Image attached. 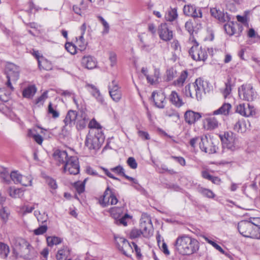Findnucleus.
Segmentation results:
<instances>
[{
	"label": "nucleus",
	"mask_w": 260,
	"mask_h": 260,
	"mask_svg": "<svg viewBox=\"0 0 260 260\" xmlns=\"http://www.w3.org/2000/svg\"><path fill=\"white\" fill-rule=\"evenodd\" d=\"M199 192L202 193L204 196L209 198H213L214 197L213 192L208 189L201 187L199 189Z\"/></svg>",
	"instance_id": "obj_48"
},
{
	"label": "nucleus",
	"mask_w": 260,
	"mask_h": 260,
	"mask_svg": "<svg viewBox=\"0 0 260 260\" xmlns=\"http://www.w3.org/2000/svg\"><path fill=\"white\" fill-rule=\"evenodd\" d=\"M185 29L188 31L190 35H192L194 31L193 23L191 21H188L185 24Z\"/></svg>",
	"instance_id": "obj_61"
},
{
	"label": "nucleus",
	"mask_w": 260,
	"mask_h": 260,
	"mask_svg": "<svg viewBox=\"0 0 260 260\" xmlns=\"http://www.w3.org/2000/svg\"><path fill=\"white\" fill-rule=\"evenodd\" d=\"M104 141V136L100 129H91L86 136L85 144L90 150H99Z\"/></svg>",
	"instance_id": "obj_3"
},
{
	"label": "nucleus",
	"mask_w": 260,
	"mask_h": 260,
	"mask_svg": "<svg viewBox=\"0 0 260 260\" xmlns=\"http://www.w3.org/2000/svg\"><path fill=\"white\" fill-rule=\"evenodd\" d=\"M37 88L34 85H29L23 89L22 95L26 98H31L36 93Z\"/></svg>",
	"instance_id": "obj_33"
},
{
	"label": "nucleus",
	"mask_w": 260,
	"mask_h": 260,
	"mask_svg": "<svg viewBox=\"0 0 260 260\" xmlns=\"http://www.w3.org/2000/svg\"><path fill=\"white\" fill-rule=\"evenodd\" d=\"M28 135L30 137H32L35 142L38 144H42L43 141V138L41 135L38 134L34 133L31 130L29 131Z\"/></svg>",
	"instance_id": "obj_47"
},
{
	"label": "nucleus",
	"mask_w": 260,
	"mask_h": 260,
	"mask_svg": "<svg viewBox=\"0 0 260 260\" xmlns=\"http://www.w3.org/2000/svg\"><path fill=\"white\" fill-rule=\"evenodd\" d=\"M85 181L86 180H84L83 182H77L75 183L74 186L78 193L80 194L84 191Z\"/></svg>",
	"instance_id": "obj_50"
},
{
	"label": "nucleus",
	"mask_w": 260,
	"mask_h": 260,
	"mask_svg": "<svg viewBox=\"0 0 260 260\" xmlns=\"http://www.w3.org/2000/svg\"><path fill=\"white\" fill-rule=\"evenodd\" d=\"M221 140L226 145L228 149L234 150L235 148V139L233 137V134L231 132H226L224 134L223 136L221 137Z\"/></svg>",
	"instance_id": "obj_20"
},
{
	"label": "nucleus",
	"mask_w": 260,
	"mask_h": 260,
	"mask_svg": "<svg viewBox=\"0 0 260 260\" xmlns=\"http://www.w3.org/2000/svg\"><path fill=\"white\" fill-rule=\"evenodd\" d=\"M195 7L196 6L191 5L184 6L183 8L184 14L186 16H191L193 14L192 13Z\"/></svg>",
	"instance_id": "obj_51"
},
{
	"label": "nucleus",
	"mask_w": 260,
	"mask_h": 260,
	"mask_svg": "<svg viewBox=\"0 0 260 260\" xmlns=\"http://www.w3.org/2000/svg\"><path fill=\"white\" fill-rule=\"evenodd\" d=\"M47 230V225H43L39 226L34 231V233L36 235H40L45 233Z\"/></svg>",
	"instance_id": "obj_58"
},
{
	"label": "nucleus",
	"mask_w": 260,
	"mask_h": 260,
	"mask_svg": "<svg viewBox=\"0 0 260 260\" xmlns=\"http://www.w3.org/2000/svg\"><path fill=\"white\" fill-rule=\"evenodd\" d=\"M234 129L241 133H245L246 131L247 127L245 121L243 118L238 119L234 125Z\"/></svg>",
	"instance_id": "obj_31"
},
{
	"label": "nucleus",
	"mask_w": 260,
	"mask_h": 260,
	"mask_svg": "<svg viewBox=\"0 0 260 260\" xmlns=\"http://www.w3.org/2000/svg\"><path fill=\"white\" fill-rule=\"evenodd\" d=\"M32 178L31 176H22L21 179L20 180V182L18 184H21V185L25 186H28L32 185Z\"/></svg>",
	"instance_id": "obj_41"
},
{
	"label": "nucleus",
	"mask_w": 260,
	"mask_h": 260,
	"mask_svg": "<svg viewBox=\"0 0 260 260\" xmlns=\"http://www.w3.org/2000/svg\"><path fill=\"white\" fill-rule=\"evenodd\" d=\"M199 147L202 151L209 154L216 153L217 149L213 139L211 138H208L207 136L201 138Z\"/></svg>",
	"instance_id": "obj_8"
},
{
	"label": "nucleus",
	"mask_w": 260,
	"mask_h": 260,
	"mask_svg": "<svg viewBox=\"0 0 260 260\" xmlns=\"http://www.w3.org/2000/svg\"><path fill=\"white\" fill-rule=\"evenodd\" d=\"M86 86L89 92L96 99L97 102L101 104H103L104 103V99L101 93L100 90L92 84H87Z\"/></svg>",
	"instance_id": "obj_22"
},
{
	"label": "nucleus",
	"mask_w": 260,
	"mask_h": 260,
	"mask_svg": "<svg viewBox=\"0 0 260 260\" xmlns=\"http://www.w3.org/2000/svg\"><path fill=\"white\" fill-rule=\"evenodd\" d=\"M193 14L190 17L196 18H201L202 17V12L200 8H197L196 7L193 10Z\"/></svg>",
	"instance_id": "obj_62"
},
{
	"label": "nucleus",
	"mask_w": 260,
	"mask_h": 260,
	"mask_svg": "<svg viewBox=\"0 0 260 260\" xmlns=\"http://www.w3.org/2000/svg\"><path fill=\"white\" fill-rule=\"evenodd\" d=\"M48 91H44L42 94L38 97L36 100L35 102L36 104H39L40 103H41L43 104L45 100L48 98Z\"/></svg>",
	"instance_id": "obj_59"
},
{
	"label": "nucleus",
	"mask_w": 260,
	"mask_h": 260,
	"mask_svg": "<svg viewBox=\"0 0 260 260\" xmlns=\"http://www.w3.org/2000/svg\"><path fill=\"white\" fill-rule=\"evenodd\" d=\"M210 13L211 15L217 19L219 22H227L224 25V28L226 34L229 36H231L237 34L236 26L238 27L240 32L242 31V26L238 25L236 22L234 23L233 21L234 17L227 12L224 13L220 10L213 8L211 9Z\"/></svg>",
	"instance_id": "obj_2"
},
{
	"label": "nucleus",
	"mask_w": 260,
	"mask_h": 260,
	"mask_svg": "<svg viewBox=\"0 0 260 260\" xmlns=\"http://www.w3.org/2000/svg\"><path fill=\"white\" fill-rule=\"evenodd\" d=\"M205 82L201 78L196 79L194 83L188 84L183 90V93L187 97L196 98L198 101L202 99V93L204 91Z\"/></svg>",
	"instance_id": "obj_4"
},
{
	"label": "nucleus",
	"mask_w": 260,
	"mask_h": 260,
	"mask_svg": "<svg viewBox=\"0 0 260 260\" xmlns=\"http://www.w3.org/2000/svg\"><path fill=\"white\" fill-rule=\"evenodd\" d=\"M56 107V105L53 106L51 102L48 105V112L52 115L53 118H56L59 116V113L57 111Z\"/></svg>",
	"instance_id": "obj_40"
},
{
	"label": "nucleus",
	"mask_w": 260,
	"mask_h": 260,
	"mask_svg": "<svg viewBox=\"0 0 260 260\" xmlns=\"http://www.w3.org/2000/svg\"><path fill=\"white\" fill-rule=\"evenodd\" d=\"M178 17L177 8H170L167 12L165 15V19L168 21H173Z\"/></svg>",
	"instance_id": "obj_32"
},
{
	"label": "nucleus",
	"mask_w": 260,
	"mask_h": 260,
	"mask_svg": "<svg viewBox=\"0 0 260 260\" xmlns=\"http://www.w3.org/2000/svg\"><path fill=\"white\" fill-rule=\"evenodd\" d=\"M236 112L245 117L253 116L255 114V110L253 106L250 104L246 105L245 104H240L237 106Z\"/></svg>",
	"instance_id": "obj_13"
},
{
	"label": "nucleus",
	"mask_w": 260,
	"mask_h": 260,
	"mask_svg": "<svg viewBox=\"0 0 260 260\" xmlns=\"http://www.w3.org/2000/svg\"><path fill=\"white\" fill-rule=\"evenodd\" d=\"M204 126L207 130H213L218 127L219 122L214 117L206 118L204 120Z\"/></svg>",
	"instance_id": "obj_26"
},
{
	"label": "nucleus",
	"mask_w": 260,
	"mask_h": 260,
	"mask_svg": "<svg viewBox=\"0 0 260 260\" xmlns=\"http://www.w3.org/2000/svg\"><path fill=\"white\" fill-rule=\"evenodd\" d=\"M38 66L40 69L45 70H51L52 68L50 62L43 57L41 59H38Z\"/></svg>",
	"instance_id": "obj_37"
},
{
	"label": "nucleus",
	"mask_w": 260,
	"mask_h": 260,
	"mask_svg": "<svg viewBox=\"0 0 260 260\" xmlns=\"http://www.w3.org/2000/svg\"><path fill=\"white\" fill-rule=\"evenodd\" d=\"M70 254V249L68 246H63L59 249L56 255L57 260H66Z\"/></svg>",
	"instance_id": "obj_30"
},
{
	"label": "nucleus",
	"mask_w": 260,
	"mask_h": 260,
	"mask_svg": "<svg viewBox=\"0 0 260 260\" xmlns=\"http://www.w3.org/2000/svg\"><path fill=\"white\" fill-rule=\"evenodd\" d=\"M19 76L18 67L14 64H10L7 67V78L11 79L12 81H17Z\"/></svg>",
	"instance_id": "obj_23"
},
{
	"label": "nucleus",
	"mask_w": 260,
	"mask_h": 260,
	"mask_svg": "<svg viewBox=\"0 0 260 260\" xmlns=\"http://www.w3.org/2000/svg\"><path fill=\"white\" fill-rule=\"evenodd\" d=\"M167 78L168 81L173 80L176 75V71L173 68L169 69L167 71Z\"/></svg>",
	"instance_id": "obj_57"
},
{
	"label": "nucleus",
	"mask_w": 260,
	"mask_h": 260,
	"mask_svg": "<svg viewBox=\"0 0 260 260\" xmlns=\"http://www.w3.org/2000/svg\"><path fill=\"white\" fill-rule=\"evenodd\" d=\"M169 100L173 105L178 108L181 107L184 104L182 99L175 90L171 91L169 95Z\"/></svg>",
	"instance_id": "obj_25"
},
{
	"label": "nucleus",
	"mask_w": 260,
	"mask_h": 260,
	"mask_svg": "<svg viewBox=\"0 0 260 260\" xmlns=\"http://www.w3.org/2000/svg\"><path fill=\"white\" fill-rule=\"evenodd\" d=\"M140 226L142 234L144 237L148 238L152 235V223L150 218H147L145 220L141 219Z\"/></svg>",
	"instance_id": "obj_16"
},
{
	"label": "nucleus",
	"mask_w": 260,
	"mask_h": 260,
	"mask_svg": "<svg viewBox=\"0 0 260 260\" xmlns=\"http://www.w3.org/2000/svg\"><path fill=\"white\" fill-rule=\"evenodd\" d=\"M81 64L85 68L88 70H92L96 68L97 61L96 59L92 56H84L82 58Z\"/></svg>",
	"instance_id": "obj_21"
},
{
	"label": "nucleus",
	"mask_w": 260,
	"mask_h": 260,
	"mask_svg": "<svg viewBox=\"0 0 260 260\" xmlns=\"http://www.w3.org/2000/svg\"><path fill=\"white\" fill-rule=\"evenodd\" d=\"M189 54L191 58L196 61H204L207 59L208 55L205 48L199 47L197 42L189 50Z\"/></svg>",
	"instance_id": "obj_7"
},
{
	"label": "nucleus",
	"mask_w": 260,
	"mask_h": 260,
	"mask_svg": "<svg viewBox=\"0 0 260 260\" xmlns=\"http://www.w3.org/2000/svg\"><path fill=\"white\" fill-rule=\"evenodd\" d=\"M127 164L129 167L133 169H135L137 168L138 164L135 159L133 157H129L127 160Z\"/></svg>",
	"instance_id": "obj_60"
},
{
	"label": "nucleus",
	"mask_w": 260,
	"mask_h": 260,
	"mask_svg": "<svg viewBox=\"0 0 260 260\" xmlns=\"http://www.w3.org/2000/svg\"><path fill=\"white\" fill-rule=\"evenodd\" d=\"M89 118L85 113H81L80 114H79L78 117L76 121L77 128L79 130L84 128Z\"/></svg>",
	"instance_id": "obj_28"
},
{
	"label": "nucleus",
	"mask_w": 260,
	"mask_h": 260,
	"mask_svg": "<svg viewBox=\"0 0 260 260\" xmlns=\"http://www.w3.org/2000/svg\"><path fill=\"white\" fill-rule=\"evenodd\" d=\"M22 175L17 171H13L10 173V178L15 184H18Z\"/></svg>",
	"instance_id": "obj_44"
},
{
	"label": "nucleus",
	"mask_w": 260,
	"mask_h": 260,
	"mask_svg": "<svg viewBox=\"0 0 260 260\" xmlns=\"http://www.w3.org/2000/svg\"><path fill=\"white\" fill-rule=\"evenodd\" d=\"M140 41L141 42L140 47L142 50L149 52L154 48L153 44H148L145 43L141 37H140Z\"/></svg>",
	"instance_id": "obj_43"
},
{
	"label": "nucleus",
	"mask_w": 260,
	"mask_h": 260,
	"mask_svg": "<svg viewBox=\"0 0 260 260\" xmlns=\"http://www.w3.org/2000/svg\"><path fill=\"white\" fill-rule=\"evenodd\" d=\"M232 109V105L229 103H225L218 109L213 112V115H223L227 116L230 114Z\"/></svg>",
	"instance_id": "obj_29"
},
{
	"label": "nucleus",
	"mask_w": 260,
	"mask_h": 260,
	"mask_svg": "<svg viewBox=\"0 0 260 260\" xmlns=\"http://www.w3.org/2000/svg\"><path fill=\"white\" fill-rule=\"evenodd\" d=\"M175 250L182 255H190L198 251V241L186 235L179 236L174 244Z\"/></svg>",
	"instance_id": "obj_1"
},
{
	"label": "nucleus",
	"mask_w": 260,
	"mask_h": 260,
	"mask_svg": "<svg viewBox=\"0 0 260 260\" xmlns=\"http://www.w3.org/2000/svg\"><path fill=\"white\" fill-rule=\"evenodd\" d=\"M141 235H142L141 230L133 229L129 233V237L131 239H134L139 237Z\"/></svg>",
	"instance_id": "obj_53"
},
{
	"label": "nucleus",
	"mask_w": 260,
	"mask_h": 260,
	"mask_svg": "<svg viewBox=\"0 0 260 260\" xmlns=\"http://www.w3.org/2000/svg\"><path fill=\"white\" fill-rule=\"evenodd\" d=\"M201 140V138L199 137H194L190 140L189 144L193 148H194L196 147V144L200 143Z\"/></svg>",
	"instance_id": "obj_64"
},
{
	"label": "nucleus",
	"mask_w": 260,
	"mask_h": 260,
	"mask_svg": "<svg viewBox=\"0 0 260 260\" xmlns=\"http://www.w3.org/2000/svg\"><path fill=\"white\" fill-rule=\"evenodd\" d=\"M201 117V113L191 110L187 111L184 114L185 120L189 124L194 123Z\"/></svg>",
	"instance_id": "obj_24"
},
{
	"label": "nucleus",
	"mask_w": 260,
	"mask_h": 260,
	"mask_svg": "<svg viewBox=\"0 0 260 260\" xmlns=\"http://www.w3.org/2000/svg\"><path fill=\"white\" fill-rule=\"evenodd\" d=\"M10 214L9 209L6 207H3L0 210V218L3 222H7Z\"/></svg>",
	"instance_id": "obj_39"
},
{
	"label": "nucleus",
	"mask_w": 260,
	"mask_h": 260,
	"mask_svg": "<svg viewBox=\"0 0 260 260\" xmlns=\"http://www.w3.org/2000/svg\"><path fill=\"white\" fill-rule=\"evenodd\" d=\"M88 127L91 129H100L101 130V125L95 120V119H92L88 124Z\"/></svg>",
	"instance_id": "obj_55"
},
{
	"label": "nucleus",
	"mask_w": 260,
	"mask_h": 260,
	"mask_svg": "<svg viewBox=\"0 0 260 260\" xmlns=\"http://www.w3.org/2000/svg\"><path fill=\"white\" fill-rule=\"evenodd\" d=\"M232 91V87L231 81L229 80L225 83V87L222 91V94L224 98L225 99L231 94Z\"/></svg>",
	"instance_id": "obj_46"
},
{
	"label": "nucleus",
	"mask_w": 260,
	"mask_h": 260,
	"mask_svg": "<svg viewBox=\"0 0 260 260\" xmlns=\"http://www.w3.org/2000/svg\"><path fill=\"white\" fill-rule=\"evenodd\" d=\"M103 202L105 204V206L116 205L118 202V199L109 187L107 188L104 192Z\"/></svg>",
	"instance_id": "obj_18"
},
{
	"label": "nucleus",
	"mask_w": 260,
	"mask_h": 260,
	"mask_svg": "<svg viewBox=\"0 0 260 260\" xmlns=\"http://www.w3.org/2000/svg\"><path fill=\"white\" fill-rule=\"evenodd\" d=\"M188 77V73L185 70L181 72L179 77L174 81V85L179 87L182 86Z\"/></svg>",
	"instance_id": "obj_35"
},
{
	"label": "nucleus",
	"mask_w": 260,
	"mask_h": 260,
	"mask_svg": "<svg viewBox=\"0 0 260 260\" xmlns=\"http://www.w3.org/2000/svg\"><path fill=\"white\" fill-rule=\"evenodd\" d=\"M115 240L118 249L125 255L130 256L134 251L131 244L126 239L119 236H115Z\"/></svg>",
	"instance_id": "obj_9"
},
{
	"label": "nucleus",
	"mask_w": 260,
	"mask_h": 260,
	"mask_svg": "<svg viewBox=\"0 0 260 260\" xmlns=\"http://www.w3.org/2000/svg\"><path fill=\"white\" fill-rule=\"evenodd\" d=\"M131 216L128 215L127 214H125L123 216H122L120 219L115 220V222L117 224H122L124 226H126L127 225V221L126 219L127 218H131Z\"/></svg>",
	"instance_id": "obj_56"
},
{
	"label": "nucleus",
	"mask_w": 260,
	"mask_h": 260,
	"mask_svg": "<svg viewBox=\"0 0 260 260\" xmlns=\"http://www.w3.org/2000/svg\"><path fill=\"white\" fill-rule=\"evenodd\" d=\"M166 96L162 92L153 91L151 99L153 100L156 107L162 109L165 107V101Z\"/></svg>",
	"instance_id": "obj_17"
},
{
	"label": "nucleus",
	"mask_w": 260,
	"mask_h": 260,
	"mask_svg": "<svg viewBox=\"0 0 260 260\" xmlns=\"http://www.w3.org/2000/svg\"><path fill=\"white\" fill-rule=\"evenodd\" d=\"M159 71L155 69L154 71L153 75H147L146 79L147 82L151 85L156 84L158 82V79L159 78Z\"/></svg>",
	"instance_id": "obj_34"
},
{
	"label": "nucleus",
	"mask_w": 260,
	"mask_h": 260,
	"mask_svg": "<svg viewBox=\"0 0 260 260\" xmlns=\"http://www.w3.org/2000/svg\"><path fill=\"white\" fill-rule=\"evenodd\" d=\"M158 34L160 39L166 42L170 41L173 38V31L166 23H161L158 26Z\"/></svg>",
	"instance_id": "obj_11"
},
{
	"label": "nucleus",
	"mask_w": 260,
	"mask_h": 260,
	"mask_svg": "<svg viewBox=\"0 0 260 260\" xmlns=\"http://www.w3.org/2000/svg\"><path fill=\"white\" fill-rule=\"evenodd\" d=\"M110 170L117 175L122 176L125 179L133 182L134 183L136 184H138V181L136 179L133 177H129L125 174L124 169L121 166L119 165L115 167L112 168L110 169Z\"/></svg>",
	"instance_id": "obj_27"
},
{
	"label": "nucleus",
	"mask_w": 260,
	"mask_h": 260,
	"mask_svg": "<svg viewBox=\"0 0 260 260\" xmlns=\"http://www.w3.org/2000/svg\"><path fill=\"white\" fill-rule=\"evenodd\" d=\"M9 193L10 196L14 198H20L23 195V191L21 189L13 187H9Z\"/></svg>",
	"instance_id": "obj_38"
},
{
	"label": "nucleus",
	"mask_w": 260,
	"mask_h": 260,
	"mask_svg": "<svg viewBox=\"0 0 260 260\" xmlns=\"http://www.w3.org/2000/svg\"><path fill=\"white\" fill-rule=\"evenodd\" d=\"M65 48L72 54H75L76 53V47L71 43H67L65 44Z\"/></svg>",
	"instance_id": "obj_54"
},
{
	"label": "nucleus",
	"mask_w": 260,
	"mask_h": 260,
	"mask_svg": "<svg viewBox=\"0 0 260 260\" xmlns=\"http://www.w3.org/2000/svg\"><path fill=\"white\" fill-rule=\"evenodd\" d=\"M77 44L80 47L81 51L84 50L86 48L87 43L84 39V36L81 35L79 39L77 40Z\"/></svg>",
	"instance_id": "obj_52"
},
{
	"label": "nucleus",
	"mask_w": 260,
	"mask_h": 260,
	"mask_svg": "<svg viewBox=\"0 0 260 260\" xmlns=\"http://www.w3.org/2000/svg\"><path fill=\"white\" fill-rule=\"evenodd\" d=\"M240 98L247 101H252L256 98V92L250 84H244L238 88Z\"/></svg>",
	"instance_id": "obj_5"
},
{
	"label": "nucleus",
	"mask_w": 260,
	"mask_h": 260,
	"mask_svg": "<svg viewBox=\"0 0 260 260\" xmlns=\"http://www.w3.org/2000/svg\"><path fill=\"white\" fill-rule=\"evenodd\" d=\"M1 178L3 181L7 184H9L10 182V174L6 169H3V170L0 173Z\"/></svg>",
	"instance_id": "obj_45"
},
{
	"label": "nucleus",
	"mask_w": 260,
	"mask_h": 260,
	"mask_svg": "<svg viewBox=\"0 0 260 260\" xmlns=\"http://www.w3.org/2000/svg\"><path fill=\"white\" fill-rule=\"evenodd\" d=\"M109 92L111 98L115 102H118L121 99L122 93L117 83L113 80L108 86Z\"/></svg>",
	"instance_id": "obj_12"
},
{
	"label": "nucleus",
	"mask_w": 260,
	"mask_h": 260,
	"mask_svg": "<svg viewBox=\"0 0 260 260\" xmlns=\"http://www.w3.org/2000/svg\"><path fill=\"white\" fill-rule=\"evenodd\" d=\"M22 246L20 247V256L25 259H32L37 256V253L34 248L25 240H21Z\"/></svg>",
	"instance_id": "obj_10"
},
{
	"label": "nucleus",
	"mask_w": 260,
	"mask_h": 260,
	"mask_svg": "<svg viewBox=\"0 0 260 260\" xmlns=\"http://www.w3.org/2000/svg\"><path fill=\"white\" fill-rule=\"evenodd\" d=\"M79 114L76 111L69 110L63 120L64 125L63 127L62 130H64L66 126L71 127L73 125H75Z\"/></svg>",
	"instance_id": "obj_15"
},
{
	"label": "nucleus",
	"mask_w": 260,
	"mask_h": 260,
	"mask_svg": "<svg viewBox=\"0 0 260 260\" xmlns=\"http://www.w3.org/2000/svg\"><path fill=\"white\" fill-rule=\"evenodd\" d=\"M10 252L9 246L3 242H0V255L1 257L6 258Z\"/></svg>",
	"instance_id": "obj_36"
},
{
	"label": "nucleus",
	"mask_w": 260,
	"mask_h": 260,
	"mask_svg": "<svg viewBox=\"0 0 260 260\" xmlns=\"http://www.w3.org/2000/svg\"><path fill=\"white\" fill-rule=\"evenodd\" d=\"M53 157L58 165H64L70 158L66 151L60 149H56L54 151Z\"/></svg>",
	"instance_id": "obj_19"
},
{
	"label": "nucleus",
	"mask_w": 260,
	"mask_h": 260,
	"mask_svg": "<svg viewBox=\"0 0 260 260\" xmlns=\"http://www.w3.org/2000/svg\"><path fill=\"white\" fill-rule=\"evenodd\" d=\"M63 171L70 175H77L80 171L78 158L77 156H71L68 160L63 165Z\"/></svg>",
	"instance_id": "obj_6"
},
{
	"label": "nucleus",
	"mask_w": 260,
	"mask_h": 260,
	"mask_svg": "<svg viewBox=\"0 0 260 260\" xmlns=\"http://www.w3.org/2000/svg\"><path fill=\"white\" fill-rule=\"evenodd\" d=\"M254 225L247 220H242L239 222L238 229L239 233L244 237H249Z\"/></svg>",
	"instance_id": "obj_14"
},
{
	"label": "nucleus",
	"mask_w": 260,
	"mask_h": 260,
	"mask_svg": "<svg viewBox=\"0 0 260 260\" xmlns=\"http://www.w3.org/2000/svg\"><path fill=\"white\" fill-rule=\"evenodd\" d=\"M250 238L253 239H260V227L253 226L251 233L249 236Z\"/></svg>",
	"instance_id": "obj_49"
},
{
	"label": "nucleus",
	"mask_w": 260,
	"mask_h": 260,
	"mask_svg": "<svg viewBox=\"0 0 260 260\" xmlns=\"http://www.w3.org/2000/svg\"><path fill=\"white\" fill-rule=\"evenodd\" d=\"M47 242L49 246H52L61 243L62 240L57 237H48L47 238Z\"/></svg>",
	"instance_id": "obj_42"
},
{
	"label": "nucleus",
	"mask_w": 260,
	"mask_h": 260,
	"mask_svg": "<svg viewBox=\"0 0 260 260\" xmlns=\"http://www.w3.org/2000/svg\"><path fill=\"white\" fill-rule=\"evenodd\" d=\"M46 182L50 188L54 189L57 188V185L56 184V181L54 179H52V178H48L46 180Z\"/></svg>",
	"instance_id": "obj_63"
}]
</instances>
